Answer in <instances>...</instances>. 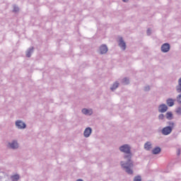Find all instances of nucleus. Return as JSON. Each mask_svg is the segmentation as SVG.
<instances>
[{
  "mask_svg": "<svg viewBox=\"0 0 181 181\" xmlns=\"http://www.w3.org/2000/svg\"><path fill=\"white\" fill-rule=\"evenodd\" d=\"M99 50L100 54H106L108 52V47H107V45H102L100 46Z\"/></svg>",
  "mask_w": 181,
  "mask_h": 181,
  "instance_id": "nucleus-5",
  "label": "nucleus"
},
{
  "mask_svg": "<svg viewBox=\"0 0 181 181\" xmlns=\"http://www.w3.org/2000/svg\"><path fill=\"white\" fill-rule=\"evenodd\" d=\"M16 126L18 129H25L26 128V123L23 122L22 120H17L16 122Z\"/></svg>",
  "mask_w": 181,
  "mask_h": 181,
  "instance_id": "nucleus-4",
  "label": "nucleus"
},
{
  "mask_svg": "<svg viewBox=\"0 0 181 181\" xmlns=\"http://www.w3.org/2000/svg\"><path fill=\"white\" fill-rule=\"evenodd\" d=\"M165 117L169 121L172 120L173 119V113H172V112H167L165 114Z\"/></svg>",
  "mask_w": 181,
  "mask_h": 181,
  "instance_id": "nucleus-17",
  "label": "nucleus"
},
{
  "mask_svg": "<svg viewBox=\"0 0 181 181\" xmlns=\"http://www.w3.org/2000/svg\"><path fill=\"white\" fill-rule=\"evenodd\" d=\"M160 49L163 53H168L170 50V44L165 42L161 45Z\"/></svg>",
  "mask_w": 181,
  "mask_h": 181,
  "instance_id": "nucleus-3",
  "label": "nucleus"
},
{
  "mask_svg": "<svg viewBox=\"0 0 181 181\" xmlns=\"http://www.w3.org/2000/svg\"><path fill=\"white\" fill-rule=\"evenodd\" d=\"M178 86H181V77L178 79Z\"/></svg>",
  "mask_w": 181,
  "mask_h": 181,
  "instance_id": "nucleus-27",
  "label": "nucleus"
},
{
  "mask_svg": "<svg viewBox=\"0 0 181 181\" xmlns=\"http://www.w3.org/2000/svg\"><path fill=\"white\" fill-rule=\"evenodd\" d=\"M19 177H20L19 175L16 174L14 175L11 176V181H18V180H19Z\"/></svg>",
  "mask_w": 181,
  "mask_h": 181,
  "instance_id": "nucleus-18",
  "label": "nucleus"
},
{
  "mask_svg": "<svg viewBox=\"0 0 181 181\" xmlns=\"http://www.w3.org/2000/svg\"><path fill=\"white\" fill-rule=\"evenodd\" d=\"M82 112L84 114V115H93V111L86 108L82 109Z\"/></svg>",
  "mask_w": 181,
  "mask_h": 181,
  "instance_id": "nucleus-15",
  "label": "nucleus"
},
{
  "mask_svg": "<svg viewBox=\"0 0 181 181\" xmlns=\"http://www.w3.org/2000/svg\"><path fill=\"white\" fill-rule=\"evenodd\" d=\"M176 100L177 103H178L181 105V93L177 96Z\"/></svg>",
  "mask_w": 181,
  "mask_h": 181,
  "instance_id": "nucleus-21",
  "label": "nucleus"
},
{
  "mask_svg": "<svg viewBox=\"0 0 181 181\" xmlns=\"http://www.w3.org/2000/svg\"><path fill=\"white\" fill-rule=\"evenodd\" d=\"M168 105L165 104H161L158 106V112H161V114H163L168 111Z\"/></svg>",
  "mask_w": 181,
  "mask_h": 181,
  "instance_id": "nucleus-7",
  "label": "nucleus"
},
{
  "mask_svg": "<svg viewBox=\"0 0 181 181\" xmlns=\"http://www.w3.org/2000/svg\"><path fill=\"white\" fill-rule=\"evenodd\" d=\"M93 132V129H91V127H87L85 129L84 132H83V136L85 138H88L90 136V135H91Z\"/></svg>",
  "mask_w": 181,
  "mask_h": 181,
  "instance_id": "nucleus-9",
  "label": "nucleus"
},
{
  "mask_svg": "<svg viewBox=\"0 0 181 181\" xmlns=\"http://www.w3.org/2000/svg\"><path fill=\"white\" fill-rule=\"evenodd\" d=\"M177 155V156H179L180 155V149H178Z\"/></svg>",
  "mask_w": 181,
  "mask_h": 181,
  "instance_id": "nucleus-28",
  "label": "nucleus"
},
{
  "mask_svg": "<svg viewBox=\"0 0 181 181\" xmlns=\"http://www.w3.org/2000/svg\"><path fill=\"white\" fill-rule=\"evenodd\" d=\"M176 114H177L178 115H181V107H178L176 110H175Z\"/></svg>",
  "mask_w": 181,
  "mask_h": 181,
  "instance_id": "nucleus-24",
  "label": "nucleus"
},
{
  "mask_svg": "<svg viewBox=\"0 0 181 181\" xmlns=\"http://www.w3.org/2000/svg\"><path fill=\"white\" fill-rule=\"evenodd\" d=\"M177 93H181V85H178L176 86Z\"/></svg>",
  "mask_w": 181,
  "mask_h": 181,
  "instance_id": "nucleus-25",
  "label": "nucleus"
},
{
  "mask_svg": "<svg viewBox=\"0 0 181 181\" xmlns=\"http://www.w3.org/2000/svg\"><path fill=\"white\" fill-rule=\"evenodd\" d=\"M33 52H35V47H30L28 48V49L25 51V56L26 57H32V54H33Z\"/></svg>",
  "mask_w": 181,
  "mask_h": 181,
  "instance_id": "nucleus-6",
  "label": "nucleus"
},
{
  "mask_svg": "<svg viewBox=\"0 0 181 181\" xmlns=\"http://www.w3.org/2000/svg\"><path fill=\"white\" fill-rule=\"evenodd\" d=\"M166 104L168 107H173L175 105V100L172 98H168L166 100Z\"/></svg>",
  "mask_w": 181,
  "mask_h": 181,
  "instance_id": "nucleus-14",
  "label": "nucleus"
},
{
  "mask_svg": "<svg viewBox=\"0 0 181 181\" xmlns=\"http://www.w3.org/2000/svg\"><path fill=\"white\" fill-rule=\"evenodd\" d=\"M13 12H19V7L16 4L13 5Z\"/></svg>",
  "mask_w": 181,
  "mask_h": 181,
  "instance_id": "nucleus-20",
  "label": "nucleus"
},
{
  "mask_svg": "<svg viewBox=\"0 0 181 181\" xmlns=\"http://www.w3.org/2000/svg\"><path fill=\"white\" fill-rule=\"evenodd\" d=\"M8 145L11 149H18L19 146L16 140H13L12 142H9Z\"/></svg>",
  "mask_w": 181,
  "mask_h": 181,
  "instance_id": "nucleus-10",
  "label": "nucleus"
},
{
  "mask_svg": "<svg viewBox=\"0 0 181 181\" xmlns=\"http://www.w3.org/2000/svg\"><path fill=\"white\" fill-rule=\"evenodd\" d=\"M119 46L122 48V50H125V49H127V44L125 43V41H124L122 37H120L119 39Z\"/></svg>",
  "mask_w": 181,
  "mask_h": 181,
  "instance_id": "nucleus-8",
  "label": "nucleus"
},
{
  "mask_svg": "<svg viewBox=\"0 0 181 181\" xmlns=\"http://www.w3.org/2000/svg\"><path fill=\"white\" fill-rule=\"evenodd\" d=\"M120 152L126 153L124 156L125 161H120V166L127 175H134V161L132 160V153L129 144H124L119 148Z\"/></svg>",
  "mask_w": 181,
  "mask_h": 181,
  "instance_id": "nucleus-1",
  "label": "nucleus"
},
{
  "mask_svg": "<svg viewBox=\"0 0 181 181\" xmlns=\"http://www.w3.org/2000/svg\"><path fill=\"white\" fill-rule=\"evenodd\" d=\"M158 119H160V120H161V121H163V120H165V115H163V114H160L159 115H158Z\"/></svg>",
  "mask_w": 181,
  "mask_h": 181,
  "instance_id": "nucleus-22",
  "label": "nucleus"
},
{
  "mask_svg": "<svg viewBox=\"0 0 181 181\" xmlns=\"http://www.w3.org/2000/svg\"><path fill=\"white\" fill-rule=\"evenodd\" d=\"M118 87H119V82L115 81L112 84V87H110V90H111V91H115V90L117 89Z\"/></svg>",
  "mask_w": 181,
  "mask_h": 181,
  "instance_id": "nucleus-13",
  "label": "nucleus"
},
{
  "mask_svg": "<svg viewBox=\"0 0 181 181\" xmlns=\"http://www.w3.org/2000/svg\"><path fill=\"white\" fill-rule=\"evenodd\" d=\"M123 1V2H128V1H129V0H122Z\"/></svg>",
  "mask_w": 181,
  "mask_h": 181,
  "instance_id": "nucleus-29",
  "label": "nucleus"
},
{
  "mask_svg": "<svg viewBox=\"0 0 181 181\" xmlns=\"http://www.w3.org/2000/svg\"><path fill=\"white\" fill-rule=\"evenodd\" d=\"M133 181H142V177H141V175L135 176Z\"/></svg>",
  "mask_w": 181,
  "mask_h": 181,
  "instance_id": "nucleus-19",
  "label": "nucleus"
},
{
  "mask_svg": "<svg viewBox=\"0 0 181 181\" xmlns=\"http://www.w3.org/2000/svg\"><path fill=\"white\" fill-rule=\"evenodd\" d=\"M122 84L123 86H128L129 84V78L128 77H124L122 79Z\"/></svg>",
  "mask_w": 181,
  "mask_h": 181,
  "instance_id": "nucleus-16",
  "label": "nucleus"
},
{
  "mask_svg": "<svg viewBox=\"0 0 181 181\" xmlns=\"http://www.w3.org/2000/svg\"><path fill=\"white\" fill-rule=\"evenodd\" d=\"M144 149L146 151H151L152 149V143L151 141H147L144 144Z\"/></svg>",
  "mask_w": 181,
  "mask_h": 181,
  "instance_id": "nucleus-11",
  "label": "nucleus"
},
{
  "mask_svg": "<svg viewBox=\"0 0 181 181\" xmlns=\"http://www.w3.org/2000/svg\"><path fill=\"white\" fill-rule=\"evenodd\" d=\"M167 126L162 129L161 134L163 135H170L172 134V132L173 131V128L175 127V122H167Z\"/></svg>",
  "mask_w": 181,
  "mask_h": 181,
  "instance_id": "nucleus-2",
  "label": "nucleus"
},
{
  "mask_svg": "<svg viewBox=\"0 0 181 181\" xmlns=\"http://www.w3.org/2000/svg\"><path fill=\"white\" fill-rule=\"evenodd\" d=\"M144 90L146 92L151 91V86H149V85L146 86H144Z\"/></svg>",
  "mask_w": 181,
  "mask_h": 181,
  "instance_id": "nucleus-23",
  "label": "nucleus"
},
{
  "mask_svg": "<svg viewBox=\"0 0 181 181\" xmlns=\"http://www.w3.org/2000/svg\"><path fill=\"white\" fill-rule=\"evenodd\" d=\"M161 151L162 148H160L159 146H157L152 150V153L153 155H158V153H160Z\"/></svg>",
  "mask_w": 181,
  "mask_h": 181,
  "instance_id": "nucleus-12",
  "label": "nucleus"
},
{
  "mask_svg": "<svg viewBox=\"0 0 181 181\" xmlns=\"http://www.w3.org/2000/svg\"><path fill=\"white\" fill-rule=\"evenodd\" d=\"M147 35L148 36H151V31L150 28H148L147 31H146Z\"/></svg>",
  "mask_w": 181,
  "mask_h": 181,
  "instance_id": "nucleus-26",
  "label": "nucleus"
}]
</instances>
